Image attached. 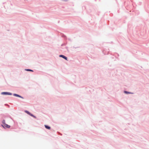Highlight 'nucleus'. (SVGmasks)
<instances>
[{
	"mask_svg": "<svg viewBox=\"0 0 149 149\" xmlns=\"http://www.w3.org/2000/svg\"><path fill=\"white\" fill-rule=\"evenodd\" d=\"M1 126L4 128L6 127L9 128L10 127V126L6 124H5L4 125H1Z\"/></svg>",
	"mask_w": 149,
	"mask_h": 149,
	"instance_id": "f257e3e1",
	"label": "nucleus"
},
{
	"mask_svg": "<svg viewBox=\"0 0 149 149\" xmlns=\"http://www.w3.org/2000/svg\"><path fill=\"white\" fill-rule=\"evenodd\" d=\"M2 94H3L8 95H12V94L11 93L8 92H3L2 93Z\"/></svg>",
	"mask_w": 149,
	"mask_h": 149,
	"instance_id": "f03ea898",
	"label": "nucleus"
},
{
	"mask_svg": "<svg viewBox=\"0 0 149 149\" xmlns=\"http://www.w3.org/2000/svg\"><path fill=\"white\" fill-rule=\"evenodd\" d=\"M59 56L64 58V59H65L66 60H67V57L63 55H60Z\"/></svg>",
	"mask_w": 149,
	"mask_h": 149,
	"instance_id": "7ed1b4c3",
	"label": "nucleus"
},
{
	"mask_svg": "<svg viewBox=\"0 0 149 149\" xmlns=\"http://www.w3.org/2000/svg\"><path fill=\"white\" fill-rule=\"evenodd\" d=\"M14 95L15 96H16V97H19L23 98V97H22V96H21L17 94H14Z\"/></svg>",
	"mask_w": 149,
	"mask_h": 149,
	"instance_id": "20e7f679",
	"label": "nucleus"
},
{
	"mask_svg": "<svg viewBox=\"0 0 149 149\" xmlns=\"http://www.w3.org/2000/svg\"><path fill=\"white\" fill-rule=\"evenodd\" d=\"M45 127L47 129H49V130L50 129V127L47 125H45Z\"/></svg>",
	"mask_w": 149,
	"mask_h": 149,
	"instance_id": "39448f33",
	"label": "nucleus"
},
{
	"mask_svg": "<svg viewBox=\"0 0 149 149\" xmlns=\"http://www.w3.org/2000/svg\"><path fill=\"white\" fill-rule=\"evenodd\" d=\"M2 123H3V124H2V125H4L5 124H6L5 123V120H3L2 121Z\"/></svg>",
	"mask_w": 149,
	"mask_h": 149,
	"instance_id": "423d86ee",
	"label": "nucleus"
},
{
	"mask_svg": "<svg viewBox=\"0 0 149 149\" xmlns=\"http://www.w3.org/2000/svg\"><path fill=\"white\" fill-rule=\"evenodd\" d=\"M26 70L27 71H33V70L29 69H26Z\"/></svg>",
	"mask_w": 149,
	"mask_h": 149,
	"instance_id": "0eeeda50",
	"label": "nucleus"
},
{
	"mask_svg": "<svg viewBox=\"0 0 149 149\" xmlns=\"http://www.w3.org/2000/svg\"><path fill=\"white\" fill-rule=\"evenodd\" d=\"M25 112L29 115L30 114V113L27 111H25Z\"/></svg>",
	"mask_w": 149,
	"mask_h": 149,
	"instance_id": "6e6552de",
	"label": "nucleus"
},
{
	"mask_svg": "<svg viewBox=\"0 0 149 149\" xmlns=\"http://www.w3.org/2000/svg\"><path fill=\"white\" fill-rule=\"evenodd\" d=\"M29 115L30 116H33V117L34 116L33 114H32L31 113H30V114H29Z\"/></svg>",
	"mask_w": 149,
	"mask_h": 149,
	"instance_id": "1a4fd4ad",
	"label": "nucleus"
},
{
	"mask_svg": "<svg viewBox=\"0 0 149 149\" xmlns=\"http://www.w3.org/2000/svg\"><path fill=\"white\" fill-rule=\"evenodd\" d=\"M33 117H34V118H36V117H35V116H33Z\"/></svg>",
	"mask_w": 149,
	"mask_h": 149,
	"instance_id": "9d476101",
	"label": "nucleus"
},
{
	"mask_svg": "<svg viewBox=\"0 0 149 149\" xmlns=\"http://www.w3.org/2000/svg\"><path fill=\"white\" fill-rule=\"evenodd\" d=\"M125 93H127V92H126V91H125Z\"/></svg>",
	"mask_w": 149,
	"mask_h": 149,
	"instance_id": "9b49d317",
	"label": "nucleus"
}]
</instances>
